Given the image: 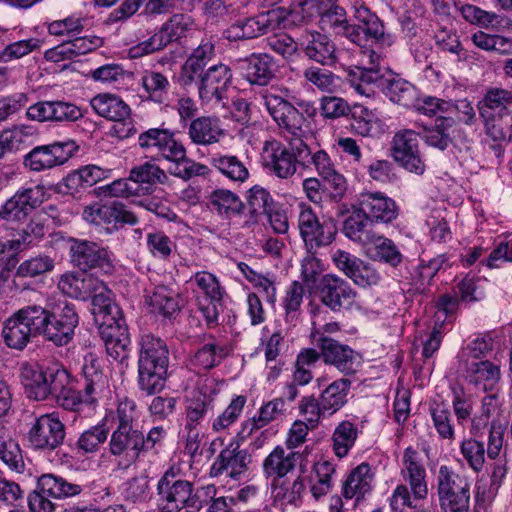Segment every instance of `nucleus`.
Here are the masks:
<instances>
[{"label":"nucleus","mask_w":512,"mask_h":512,"mask_svg":"<svg viewBox=\"0 0 512 512\" xmlns=\"http://www.w3.org/2000/svg\"><path fill=\"white\" fill-rule=\"evenodd\" d=\"M26 396L44 401L53 397L57 404L68 411H78L82 405L81 392L72 384L69 372L60 365L33 367L25 364L21 372Z\"/></svg>","instance_id":"obj_1"},{"label":"nucleus","mask_w":512,"mask_h":512,"mask_svg":"<svg viewBox=\"0 0 512 512\" xmlns=\"http://www.w3.org/2000/svg\"><path fill=\"white\" fill-rule=\"evenodd\" d=\"M169 349L166 342L152 334L140 340L138 387L146 395L162 391L168 378Z\"/></svg>","instance_id":"obj_2"},{"label":"nucleus","mask_w":512,"mask_h":512,"mask_svg":"<svg viewBox=\"0 0 512 512\" xmlns=\"http://www.w3.org/2000/svg\"><path fill=\"white\" fill-rule=\"evenodd\" d=\"M156 491L160 512H199L207 503L204 491L194 490L191 482L176 478L172 468L159 479Z\"/></svg>","instance_id":"obj_3"},{"label":"nucleus","mask_w":512,"mask_h":512,"mask_svg":"<svg viewBox=\"0 0 512 512\" xmlns=\"http://www.w3.org/2000/svg\"><path fill=\"white\" fill-rule=\"evenodd\" d=\"M36 312L38 320H41L39 335L44 340L58 347L73 340L80 319L74 304L64 301L51 309L36 305Z\"/></svg>","instance_id":"obj_4"},{"label":"nucleus","mask_w":512,"mask_h":512,"mask_svg":"<svg viewBox=\"0 0 512 512\" xmlns=\"http://www.w3.org/2000/svg\"><path fill=\"white\" fill-rule=\"evenodd\" d=\"M102 298L97 299L95 323L106 344V351L115 360L127 358L126 346L129 342L128 328L118 305H103Z\"/></svg>","instance_id":"obj_5"},{"label":"nucleus","mask_w":512,"mask_h":512,"mask_svg":"<svg viewBox=\"0 0 512 512\" xmlns=\"http://www.w3.org/2000/svg\"><path fill=\"white\" fill-rule=\"evenodd\" d=\"M299 13L295 10L287 11L284 8L269 10L254 17L237 20L223 33L228 41H238L257 38L277 28H286L295 24Z\"/></svg>","instance_id":"obj_6"},{"label":"nucleus","mask_w":512,"mask_h":512,"mask_svg":"<svg viewBox=\"0 0 512 512\" xmlns=\"http://www.w3.org/2000/svg\"><path fill=\"white\" fill-rule=\"evenodd\" d=\"M347 40L360 47L372 44L390 46L392 43L381 19L363 2H355L351 7Z\"/></svg>","instance_id":"obj_7"},{"label":"nucleus","mask_w":512,"mask_h":512,"mask_svg":"<svg viewBox=\"0 0 512 512\" xmlns=\"http://www.w3.org/2000/svg\"><path fill=\"white\" fill-rule=\"evenodd\" d=\"M81 485L69 482L66 478L47 473L37 479L36 488L28 495L30 512H54L53 500H64L79 495Z\"/></svg>","instance_id":"obj_8"},{"label":"nucleus","mask_w":512,"mask_h":512,"mask_svg":"<svg viewBox=\"0 0 512 512\" xmlns=\"http://www.w3.org/2000/svg\"><path fill=\"white\" fill-rule=\"evenodd\" d=\"M288 89L271 86L262 94L265 107L278 128L291 136H304L306 118L286 96Z\"/></svg>","instance_id":"obj_9"},{"label":"nucleus","mask_w":512,"mask_h":512,"mask_svg":"<svg viewBox=\"0 0 512 512\" xmlns=\"http://www.w3.org/2000/svg\"><path fill=\"white\" fill-rule=\"evenodd\" d=\"M90 104L97 115L114 122L110 132L112 136L123 140L138 132L131 117V108L120 96L98 94L91 99Z\"/></svg>","instance_id":"obj_10"},{"label":"nucleus","mask_w":512,"mask_h":512,"mask_svg":"<svg viewBox=\"0 0 512 512\" xmlns=\"http://www.w3.org/2000/svg\"><path fill=\"white\" fill-rule=\"evenodd\" d=\"M437 492L443 512H469L470 485L452 468L442 465L437 476Z\"/></svg>","instance_id":"obj_11"},{"label":"nucleus","mask_w":512,"mask_h":512,"mask_svg":"<svg viewBox=\"0 0 512 512\" xmlns=\"http://www.w3.org/2000/svg\"><path fill=\"white\" fill-rule=\"evenodd\" d=\"M70 262L83 272L99 269L106 274L114 270L113 253L108 247L86 239L70 238Z\"/></svg>","instance_id":"obj_12"},{"label":"nucleus","mask_w":512,"mask_h":512,"mask_svg":"<svg viewBox=\"0 0 512 512\" xmlns=\"http://www.w3.org/2000/svg\"><path fill=\"white\" fill-rule=\"evenodd\" d=\"M41 320H38L36 305H28L9 317L2 329L5 344L18 351H22L33 337L39 335Z\"/></svg>","instance_id":"obj_13"},{"label":"nucleus","mask_w":512,"mask_h":512,"mask_svg":"<svg viewBox=\"0 0 512 512\" xmlns=\"http://www.w3.org/2000/svg\"><path fill=\"white\" fill-rule=\"evenodd\" d=\"M58 288L71 298L86 300L92 297V314L94 317L96 308H98L96 306L98 298H102L103 305L108 306V303L117 305L112 300V293L106 288L104 282L92 275L65 273L58 281Z\"/></svg>","instance_id":"obj_14"},{"label":"nucleus","mask_w":512,"mask_h":512,"mask_svg":"<svg viewBox=\"0 0 512 512\" xmlns=\"http://www.w3.org/2000/svg\"><path fill=\"white\" fill-rule=\"evenodd\" d=\"M298 229L308 251L331 244L336 235V227L304 203L299 205Z\"/></svg>","instance_id":"obj_15"},{"label":"nucleus","mask_w":512,"mask_h":512,"mask_svg":"<svg viewBox=\"0 0 512 512\" xmlns=\"http://www.w3.org/2000/svg\"><path fill=\"white\" fill-rule=\"evenodd\" d=\"M420 135L413 129H401L392 137L389 148L391 157L400 167L417 175H422L426 168L419 150Z\"/></svg>","instance_id":"obj_16"},{"label":"nucleus","mask_w":512,"mask_h":512,"mask_svg":"<svg viewBox=\"0 0 512 512\" xmlns=\"http://www.w3.org/2000/svg\"><path fill=\"white\" fill-rule=\"evenodd\" d=\"M158 156L170 163L167 168L169 174L184 181H188L196 176H204L209 171L206 165L198 163L187 156L185 146L175 139L173 133H171L158 152Z\"/></svg>","instance_id":"obj_17"},{"label":"nucleus","mask_w":512,"mask_h":512,"mask_svg":"<svg viewBox=\"0 0 512 512\" xmlns=\"http://www.w3.org/2000/svg\"><path fill=\"white\" fill-rule=\"evenodd\" d=\"M314 293L320 302L333 312L349 309L354 304L357 295L345 279L334 274L321 276Z\"/></svg>","instance_id":"obj_18"},{"label":"nucleus","mask_w":512,"mask_h":512,"mask_svg":"<svg viewBox=\"0 0 512 512\" xmlns=\"http://www.w3.org/2000/svg\"><path fill=\"white\" fill-rule=\"evenodd\" d=\"M198 95L203 103L221 104L227 99V91L232 83V71L225 64L210 66L197 76Z\"/></svg>","instance_id":"obj_19"},{"label":"nucleus","mask_w":512,"mask_h":512,"mask_svg":"<svg viewBox=\"0 0 512 512\" xmlns=\"http://www.w3.org/2000/svg\"><path fill=\"white\" fill-rule=\"evenodd\" d=\"M318 346L324 363L333 366L346 376L345 378L356 374L361 367V354L346 344L331 337L321 336L318 339Z\"/></svg>","instance_id":"obj_20"},{"label":"nucleus","mask_w":512,"mask_h":512,"mask_svg":"<svg viewBox=\"0 0 512 512\" xmlns=\"http://www.w3.org/2000/svg\"><path fill=\"white\" fill-rule=\"evenodd\" d=\"M65 436V425L54 414L36 418L27 434L30 445L42 451H54L63 444Z\"/></svg>","instance_id":"obj_21"},{"label":"nucleus","mask_w":512,"mask_h":512,"mask_svg":"<svg viewBox=\"0 0 512 512\" xmlns=\"http://www.w3.org/2000/svg\"><path fill=\"white\" fill-rule=\"evenodd\" d=\"M73 142H54L34 147L25 154L23 165L31 171L41 172L67 162L74 151Z\"/></svg>","instance_id":"obj_22"},{"label":"nucleus","mask_w":512,"mask_h":512,"mask_svg":"<svg viewBox=\"0 0 512 512\" xmlns=\"http://www.w3.org/2000/svg\"><path fill=\"white\" fill-rule=\"evenodd\" d=\"M142 445V431L116 428L109 440V453L118 459L119 468L126 469L138 459Z\"/></svg>","instance_id":"obj_23"},{"label":"nucleus","mask_w":512,"mask_h":512,"mask_svg":"<svg viewBox=\"0 0 512 512\" xmlns=\"http://www.w3.org/2000/svg\"><path fill=\"white\" fill-rule=\"evenodd\" d=\"M83 218L86 222L95 226H112L117 230L125 224L135 225L138 223L137 216L126 209L120 202L110 204L93 205L86 207L83 212Z\"/></svg>","instance_id":"obj_24"},{"label":"nucleus","mask_w":512,"mask_h":512,"mask_svg":"<svg viewBox=\"0 0 512 512\" xmlns=\"http://www.w3.org/2000/svg\"><path fill=\"white\" fill-rule=\"evenodd\" d=\"M251 463V455L246 449H240V445L236 442H230L222 449L213 462L209 475L218 477L226 474L232 479L239 477L248 470Z\"/></svg>","instance_id":"obj_25"},{"label":"nucleus","mask_w":512,"mask_h":512,"mask_svg":"<svg viewBox=\"0 0 512 512\" xmlns=\"http://www.w3.org/2000/svg\"><path fill=\"white\" fill-rule=\"evenodd\" d=\"M44 199V190L40 186L18 190L2 206L0 217L6 221H22L27 218Z\"/></svg>","instance_id":"obj_26"},{"label":"nucleus","mask_w":512,"mask_h":512,"mask_svg":"<svg viewBox=\"0 0 512 512\" xmlns=\"http://www.w3.org/2000/svg\"><path fill=\"white\" fill-rule=\"evenodd\" d=\"M242 77L252 85L266 86L275 77L276 64L267 53H252L236 61Z\"/></svg>","instance_id":"obj_27"},{"label":"nucleus","mask_w":512,"mask_h":512,"mask_svg":"<svg viewBox=\"0 0 512 512\" xmlns=\"http://www.w3.org/2000/svg\"><path fill=\"white\" fill-rule=\"evenodd\" d=\"M82 375V404H92L108 388V378L103 372V360L94 353L86 354L83 359Z\"/></svg>","instance_id":"obj_28"},{"label":"nucleus","mask_w":512,"mask_h":512,"mask_svg":"<svg viewBox=\"0 0 512 512\" xmlns=\"http://www.w3.org/2000/svg\"><path fill=\"white\" fill-rule=\"evenodd\" d=\"M27 117L39 122H74L83 117L81 109L73 103L64 101H41L27 109Z\"/></svg>","instance_id":"obj_29"},{"label":"nucleus","mask_w":512,"mask_h":512,"mask_svg":"<svg viewBox=\"0 0 512 512\" xmlns=\"http://www.w3.org/2000/svg\"><path fill=\"white\" fill-rule=\"evenodd\" d=\"M262 159L264 167L279 178H289L297 170L295 157L291 156L289 147L278 140L264 143Z\"/></svg>","instance_id":"obj_30"},{"label":"nucleus","mask_w":512,"mask_h":512,"mask_svg":"<svg viewBox=\"0 0 512 512\" xmlns=\"http://www.w3.org/2000/svg\"><path fill=\"white\" fill-rule=\"evenodd\" d=\"M358 205L362 208L372 223H391L399 214V208L395 201L381 192L362 193L358 199Z\"/></svg>","instance_id":"obj_31"},{"label":"nucleus","mask_w":512,"mask_h":512,"mask_svg":"<svg viewBox=\"0 0 512 512\" xmlns=\"http://www.w3.org/2000/svg\"><path fill=\"white\" fill-rule=\"evenodd\" d=\"M299 452H287L284 447L276 446L263 460L262 470L266 479H271V486L276 487L280 480L292 472L301 459Z\"/></svg>","instance_id":"obj_32"},{"label":"nucleus","mask_w":512,"mask_h":512,"mask_svg":"<svg viewBox=\"0 0 512 512\" xmlns=\"http://www.w3.org/2000/svg\"><path fill=\"white\" fill-rule=\"evenodd\" d=\"M371 66L370 67H359L356 66L350 69L347 74V80L355 88V90L361 94L370 96L375 92L374 88L382 90L386 75L381 73L376 60L379 56L371 51Z\"/></svg>","instance_id":"obj_33"},{"label":"nucleus","mask_w":512,"mask_h":512,"mask_svg":"<svg viewBox=\"0 0 512 512\" xmlns=\"http://www.w3.org/2000/svg\"><path fill=\"white\" fill-rule=\"evenodd\" d=\"M371 66L370 67H359L356 66L350 69L347 74V80L355 88V90L361 94L370 96L375 92L374 88L382 90L386 75L381 73L376 60L379 56L371 51Z\"/></svg>","instance_id":"obj_34"},{"label":"nucleus","mask_w":512,"mask_h":512,"mask_svg":"<svg viewBox=\"0 0 512 512\" xmlns=\"http://www.w3.org/2000/svg\"><path fill=\"white\" fill-rule=\"evenodd\" d=\"M214 397L205 387L191 390L185 401V428H197L214 413Z\"/></svg>","instance_id":"obj_35"},{"label":"nucleus","mask_w":512,"mask_h":512,"mask_svg":"<svg viewBox=\"0 0 512 512\" xmlns=\"http://www.w3.org/2000/svg\"><path fill=\"white\" fill-rule=\"evenodd\" d=\"M301 46L308 59L322 66H333L337 62V48L326 34L310 32L303 37Z\"/></svg>","instance_id":"obj_36"},{"label":"nucleus","mask_w":512,"mask_h":512,"mask_svg":"<svg viewBox=\"0 0 512 512\" xmlns=\"http://www.w3.org/2000/svg\"><path fill=\"white\" fill-rule=\"evenodd\" d=\"M373 227L374 224L362 208L353 205L351 214L343 221L342 232L351 241L365 247L376 234Z\"/></svg>","instance_id":"obj_37"},{"label":"nucleus","mask_w":512,"mask_h":512,"mask_svg":"<svg viewBox=\"0 0 512 512\" xmlns=\"http://www.w3.org/2000/svg\"><path fill=\"white\" fill-rule=\"evenodd\" d=\"M214 52V45L210 41H202L183 64L179 75L180 84L186 87L194 83L197 76L205 71Z\"/></svg>","instance_id":"obj_38"},{"label":"nucleus","mask_w":512,"mask_h":512,"mask_svg":"<svg viewBox=\"0 0 512 512\" xmlns=\"http://www.w3.org/2000/svg\"><path fill=\"white\" fill-rule=\"evenodd\" d=\"M489 426L487 455L490 459H497L503 447L505 428L499 419H489L475 415L471 420L470 433L474 438L484 434V430Z\"/></svg>","instance_id":"obj_39"},{"label":"nucleus","mask_w":512,"mask_h":512,"mask_svg":"<svg viewBox=\"0 0 512 512\" xmlns=\"http://www.w3.org/2000/svg\"><path fill=\"white\" fill-rule=\"evenodd\" d=\"M374 474L368 463H361L350 471L342 484V496L345 499L359 501L371 491Z\"/></svg>","instance_id":"obj_40"},{"label":"nucleus","mask_w":512,"mask_h":512,"mask_svg":"<svg viewBox=\"0 0 512 512\" xmlns=\"http://www.w3.org/2000/svg\"><path fill=\"white\" fill-rule=\"evenodd\" d=\"M454 124V118L439 116L432 127H426L419 123H415V126L421 129L419 131L421 134L420 138L426 145L444 151L452 144L451 131Z\"/></svg>","instance_id":"obj_41"},{"label":"nucleus","mask_w":512,"mask_h":512,"mask_svg":"<svg viewBox=\"0 0 512 512\" xmlns=\"http://www.w3.org/2000/svg\"><path fill=\"white\" fill-rule=\"evenodd\" d=\"M225 132L218 118L201 116L191 121L188 128L190 140L196 145H211L218 143Z\"/></svg>","instance_id":"obj_42"},{"label":"nucleus","mask_w":512,"mask_h":512,"mask_svg":"<svg viewBox=\"0 0 512 512\" xmlns=\"http://www.w3.org/2000/svg\"><path fill=\"white\" fill-rule=\"evenodd\" d=\"M381 92L393 103L406 108H412L416 105L418 96L417 88L398 75L389 74L384 81Z\"/></svg>","instance_id":"obj_43"},{"label":"nucleus","mask_w":512,"mask_h":512,"mask_svg":"<svg viewBox=\"0 0 512 512\" xmlns=\"http://www.w3.org/2000/svg\"><path fill=\"white\" fill-rule=\"evenodd\" d=\"M349 378L336 379L321 390L319 399L322 410L331 416L342 409L348 402L347 396L351 388Z\"/></svg>","instance_id":"obj_44"},{"label":"nucleus","mask_w":512,"mask_h":512,"mask_svg":"<svg viewBox=\"0 0 512 512\" xmlns=\"http://www.w3.org/2000/svg\"><path fill=\"white\" fill-rule=\"evenodd\" d=\"M33 137V129L27 126H16L4 130L0 134V160H5L11 154L27 149L31 145Z\"/></svg>","instance_id":"obj_45"},{"label":"nucleus","mask_w":512,"mask_h":512,"mask_svg":"<svg viewBox=\"0 0 512 512\" xmlns=\"http://www.w3.org/2000/svg\"><path fill=\"white\" fill-rule=\"evenodd\" d=\"M365 247L367 255L374 261L386 263L394 268L403 261V255L398 246L383 235L376 233Z\"/></svg>","instance_id":"obj_46"},{"label":"nucleus","mask_w":512,"mask_h":512,"mask_svg":"<svg viewBox=\"0 0 512 512\" xmlns=\"http://www.w3.org/2000/svg\"><path fill=\"white\" fill-rule=\"evenodd\" d=\"M319 15V25L322 31L347 39L350 18L346 10L339 5L329 6L316 12Z\"/></svg>","instance_id":"obj_47"},{"label":"nucleus","mask_w":512,"mask_h":512,"mask_svg":"<svg viewBox=\"0 0 512 512\" xmlns=\"http://www.w3.org/2000/svg\"><path fill=\"white\" fill-rule=\"evenodd\" d=\"M231 352L228 344L209 342L197 350L191 360L192 365L203 370H210L218 366Z\"/></svg>","instance_id":"obj_48"},{"label":"nucleus","mask_w":512,"mask_h":512,"mask_svg":"<svg viewBox=\"0 0 512 512\" xmlns=\"http://www.w3.org/2000/svg\"><path fill=\"white\" fill-rule=\"evenodd\" d=\"M245 198L250 218L255 223L278 203L274 200L270 191L261 185H254L248 189Z\"/></svg>","instance_id":"obj_49"},{"label":"nucleus","mask_w":512,"mask_h":512,"mask_svg":"<svg viewBox=\"0 0 512 512\" xmlns=\"http://www.w3.org/2000/svg\"><path fill=\"white\" fill-rule=\"evenodd\" d=\"M350 127L353 133L362 137H375L380 133L379 120L373 111L364 106H354L351 113Z\"/></svg>","instance_id":"obj_50"},{"label":"nucleus","mask_w":512,"mask_h":512,"mask_svg":"<svg viewBox=\"0 0 512 512\" xmlns=\"http://www.w3.org/2000/svg\"><path fill=\"white\" fill-rule=\"evenodd\" d=\"M484 124L485 133L495 142L506 141L508 132L512 127V113L491 114L486 110L483 116H480Z\"/></svg>","instance_id":"obj_51"},{"label":"nucleus","mask_w":512,"mask_h":512,"mask_svg":"<svg viewBox=\"0 0 512 512\" xmlns=\"http://www.w3.org/2000/svg\"><path fill=\"white\" fill-rule=\"evenodd\" d=\"M213 208L226 218L239 216L245 209V204L235 193L230 190H215L210 196Z\"/></svg>","instance_id":"obj_52"},{"label":"nucleus","mask_w":512,"mask_h":512,"mask_svg":"<svg viewBox=\"0 0 512 512\" xmlns=\"http://www.w3.org/2000/svg\"><path fill=\"white\" fill-rule=\"evenodd\" d=\"M131 179L135 184L153 186L157 184H167L169 177L153 160L145 161L130 170Z\"/></svg>","instance_id":"obj_53"},{"label":"nucleus","mask_w":512,"mask_h":512,"mask_svg":"<svg viewBox=\"0 0 512 512\" xmlns=\"http://www.w3.org/2000/svg\"><path fill=\"white\" fill-rule=\"evenodd\" d=\"M108 438V429L105 425H96L85 430L72 446V449L81 456L96 453Z\"/></svg>","instance_id":"obj_54"},{"label":"nucleus","mask_w":512,"mask_h":512,"mask_svg":"<svg viewBox=\"0 0 512 512\" xmlns=\"http://www.w3.org/2000/svg\"><path fill=\"white\" fill-rule=\"evenodd\" d=\"M357 437L358 430L352 422L348 420L340 422L332 434V449L335 455L338 458L347 456Z\"/></svg>","instance_id":"obj_55"},{"label":"nucleus","mask_w":512,"mask_h":512,"mask_svg":"<svg viewBox=\"0 0 512 512\" xmlns=\"http://www.w3.org/2000/svg\"><path fill=\"white\" fill-rule=\"evenodd\" d=\"M284 412L285 402L283 398H275L268 401L260 407L258 416L253 417L250 421L244 424L243 431L249 427L248 434H252L253 431L259 430L283 416Z\"/></svg>","instance_id":"obj_56"},{"label":"nucleus","mask_w":512,"mask_h":512,"mask_svg":"<svg viewBox=\"0 0 512 512\" xmlns=\"http://www.w3.org/2000/svg\"><path fill=\"white\" fill-rule=\"evenodd\" d=\"M211 164L232 181L244 182L249 176L245 164L233 155L215 156L211 159Z\"/></svg>","instance_id":"obj_57"},{"label":"nucleus","mask_w":512,"mask_h":512,"mask_svg":"<svg viewBox=\"0 0 512 512\" xmlns=\"http://www.w3.org/2000/svg\"><path fill=\"white\" fill-rule=\"evenodd\" d=\"M486 451L484 442L474 437L464 439L460 444V453L463 459L476 473L481 472L484 468Z\"/></svg>","instance_id":"obj_58"},{"label":"nucleus","mask_w":512,"mask_h":512,"mask_svg":"<svg viewBox=\"0 0 512 512\" xmlns=\"http://www.w3.org/2000/svg\"><path fill=\"white\" fill-rule=\"evenodd\" d=\"M512 103V92L505 89H491L489 90L482 101L478 104L479 115L483 116L486 110L491 114L497 113H511L507 108L508 104Z\"/></svg>","instance_id":"obj_59"},{"label":"nucleus","mask_w":512,"mask_h":512,"mask_svg":"<svg viewBox=\"0 0 512 512\" xmlns=\"http://www.w3.org/2000/svg\"><path fill=\"white\" fill-rule=\"evenodd\" d=\"M467 373L470 382L476 385L485 382L493 386L501 377L500 367L489 360L471 363Z\"/></svg>","instance_id":"obj_60"},{"label":"nucleus","mask_w":512,"mask_h":512,"mask_svg":"<svg viewBox=\"0 0 512 512\" xmlns=\"http://www.w3.org/2000/svg\"><path fill=\"white\" fill-rule=\"evenodd\" d=\"M191 280L195 282L197 288L203 294V299L222 301L225 290L214 274L207 271H198L191 277Z\"/></svg>","instance_id":"obj_61"},{"label":"nucleus","mask_w":512,"mask_h":512,"mask_svg":"<svg viewBox=\"0 0 512 512\" xmlns=\"http://www.w3.org/2000/svg\"><path fill=\"white\" fill-rule=\"evenodd\" d=\"M303 77L307 83L322 92L333 93L338 87L339 78L326 69L315 66L308 67L304 70Z\"/></svg>","instance_id":"obj_62"},{"label":"nucleus","mask_w":512,"mask_h":512,"mask_svg":"<svg viewBox=\"0 0 512 512\" xmlns=\"http://www.w3.org/2000/svg\"><path fill=\"white\" fill-rule=\"evenodd\" d=\"M54 259L48 255L39 254L23 261L16 270L20 278H34L54 269Z\"/></svg>","instance_id":"obj_63"},{"label":"nucleus","mask_w":512,"mask_h":512,"mask_svg":"<svg viewBox=\"0 0 512 512\" xmlns=\"http://www.w3.org/2000/svg\"><path fill=\"white\" fill-rule=\"evenodd\" d=\"M304 288L303 285L294 281L286 292L283 301L285 310V320L287 323L295 325L299 320L301 304L303 302Z\"/></svg>","instance_id":"obj_64"}]
</instances>
